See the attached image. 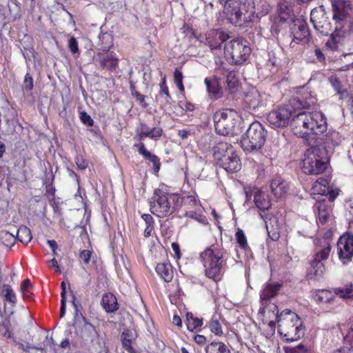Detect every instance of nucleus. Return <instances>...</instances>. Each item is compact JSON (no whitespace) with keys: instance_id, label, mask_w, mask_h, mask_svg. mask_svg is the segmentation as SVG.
Instances as JSON below:
<instances>
[{"instance_id":"f257e3e1","label":"nucleus","mask_w":353,"mask_h":353,"mask_svg":"<svg viewBox=\"0 0 353 353\" xmlns=\"http://www.w3.org/2000/svg\"><path fill=\"white\" fill-rule=\"evenodd\" d=\"M291 129L294 135L310 144V138L316 139V135L326 132L327 119L321 112H299L291 123Z\"/></svg>"},{"instance_id":"f03ea898","label":"nucleus","mask_w":353,"mask_h":353,"mask_svg":"<svg viewBox=\"0 0 353 353\" xmlns=\"http://www.w3.org/2000/svg\"><path fill=\"white\" fill-rule=\"evenodd\" d=\"M228 252L224 248L218 244L207 247L199 254L205 276L218 283L223 279L227 268Z\"/></svg>"},{"instance_id":"7ed1b4c3","label":"nucleus","mask_w":353,"mask_h":353,"mask_svg":"<svg viewBox=\"0 0 353 353\" xmlns=\"http://www.w3.org/2000/svg\"><path fill=\"white\" fill-rule=\"evenodd\" d=\"M163 130L160 125L150 128L143 122L139 123L135 130L134 139L139 141L134 145L138 153L146 161H150L153 165V170L155 174L158 173L161 168L160 158L155 154L147 150L145 145L142 142L145 139L150 138L154 141L159 140L163 135Z\"/></svg>"},{"instance_id":"20e7f679","label":"nucleus","mask_w":353,"mask_h":353,"mask_svg":"<svg viewBox=\"0 0 353 353\" xmlns=\"http://www.w3.org/2000/svg\"><path fill=\"white\" fill-rule=\"evenodd\" d=\"M278 332L286 341H294L304 335L305 327L299 316L290 310L276 312Z\"/></svg>"},{"instance_id":"39448f33","label":"nucleus","mask_w":353,"mask_h":353,"mask_svg":"<svg viewBox=\"0 0 353 353\" xmlns=\"http://www.w3.org/2000/svg\"><path fill=\"white\" fill-rule=\"evenodd\" d=\"M254 0H226L225 14L235 26H243L252 21L255 14Z\"/></svg>"},{"instance_id":"423d86ee","label":"nucleus","mask_w":353,"mask_h":353,"mask_svg":"<svg viewBox=\"0 0 353 353\" xmlns=\"http://www.w3.org/2000/svg\"><path fill=\"white\" fill-rule=\"evenodd\" d=\"M179 199V196L168 193L164 185L159 186L151 198L150 211L157 217H169L176 210Z\"/></svg>"},{"instance_id":"0eeeda50","label":"nucleus","mask_w":353,"mask_h":353,"mask_svg":"<svg viewBox=\"0 0 353 353\" xmlns=\"http://www.w3.org/2000/svg\"><path fill=\"white\" fill-rule=\"evenodd\" d=\"M215 131L223 136L234 135L240 130L241 115L232 108L216 110L212 117Z\"/></svg>"},{"instance_id":"6e6552de","label":"nucleus","mask_w":353,"mask_h":353,"mask_svg":"<svg viewBox=\"0 0 353 353\" xmlns=\"http://www.w3.org/2000/svg\"><path fill=\"white\" fill-rule=\"evenodd\" d=\"M331 240L325 236L316 240L315 254L310 262L307 272L308 280H319L325 272V266L323 261L327 260L331 251Z\"/></svg>"},{"instance_id":"1a4fd4ad","label":"nucleus","mask_w":353,"mask_h":353,"mask_svg":"<svg viewBox=\"0 0 353 353\" xmlns=\"http://www.w3.org/2000/svg\"><path fill=\"white\" fill-rule=\"evenodd\" d=\"M324 154V150L317 146L307 149L302 162L303 172L306 174L323 173L327 168Z\"/></svg>"},{"instance_id":"9d476101","label":"nucleus","mask_w":353,"mask_h":353,"mask_svg":"<svg viewBox=\"0 0 353 353\" xmlns=\"http://www.w3.org/2000/svg\"><path fill=\"white\" fill-rule=\"evenodd\" d=\"M266 138V132L259 122L252 123L245 134L242 137L241 145L247 152L259 150L264 145Z\"/></svg>"},{"instance_id":"9b49d317","label":"nucleus","mask_w":353,"mask_h":353,"mask_svg":"<svg viewBox=\"0 0 353 353\" xmlns=\"http://www.w3.org/2000/svg\"><path fill=\"white\" fill-rule=\"evenodd\" d=\"M251 52L247 41L243 39H233L225 46V56L233 65H241L249 57Z\"/></svg>"},{"instance_id":"f8f14e48","label":"nucleus","mask_w":353,"mask_h":353,"mask_svg":"<svg viewBox=\"0 0 353 353\" xmlns=\"http://www.w3.org/2000/svg\"><path fill=\"white\" fill-rule=\"evenodd\" d=\"M310 31L307 23L304 19H296L293 20L290 26V34L284 37L282 44L295 50L299 44L308 39Z\"/></svg>"},{"instance_id":"ddd939ff","label":"nucleus","mask_w":353,"mask_h":353,"mask_svg":"<svg viewBox=\"0 0 353 353\" xmlns=\"http://www.w3.org/2000/svg\"><path fill=\"white\" fill-rule=\"evenodd\" d=\"M298 110H296L290 101L288 103L280 105L272 110L268 114L267 119L274 128H285L296 117Z\"/></svg>"},{"instance_id":"4468645a","label":"nucleus","mask_w":353,"mask_h":353,"mask_svg":"<svg viewBox=\"0 0 353 353\" xmlns=\"http://www.w3.org/2000/svg\"><path fill=\"white\" fill-rule=\"evenodd\" d=\"M179 202L184 211V216L195 220H199L201 214L198 213L201 208V203L195 191H192L187 195L180 197Z\"/></svg>"},{"instance_id":"2eb2a0df","label":"nucleus","mask_w":353,"mask_h":353,"mask_svg":"<svg viewBox=\"0 0 353 353\" xmlns=\"http://www.w3.org/2000/svg\"><path fill=\"white\" fill-rule=\"evenodd\" d=\"M310 21L314 28L323 35H327L331 30L332 24L323 6L313 8L310 12Z\"/></svg>"},{"instance_id":"dca6fc26","label":"nucleus","mask_w":353,"mask_h":353,"mask_svg":"<svg viewBox=\"0 0 353 353\" xmlns=\"http://www.w3.org/2000/svg\"><path fill=\"white\" fill-rule=\"evenodd\" d=\"M337 254L343 264H347L353 258V234L345 232L337 243Z\"/></svg>"},{"instance_id":"f3484780","label":"nucleus","mask_w":353,"mask_h":353,"mask_svg":"<svg viewBox=\"0 0 353 353\" xmlns=\"http://www.w3.org/2000/svg\"><path fill=\"white\" fill-rule=\"evenodd\" d=\"M290 102L298 110L297 112H307L306 110L314 106L316 103V98L311 92L302 89L299 94L290 99Z\"/></svg>"},{"instance_id":"a211bd4d","label":"nucleus","mask_w":353,"mask_h":353,"mask_svg":"<svg viewBox=\"0 0 353 353\" xmlns=\"http://www.w3.org/2000/svg\"><path fill=\"white\" fill-rule=\"evenodd\" d=\"M332 5V19L336 23L346 20L352 10L350 0H330Z\"/></svg>"},{"instance_id":"6ab92c4d","label":"nucleus","mask_w":353,"mask_h":353,"mask_svg":"<svg viewBox=\"0 0 353 353\" xmlns=\"http://www.w3.org/2000/svg\"><path fill=\"white\" fill-rule=\"evenodd\" d=\"M247 199L254 197V202L258 209L264 211L271 208L272 203L267 192L256 187H249L245 191Z\"/></svg>"},{"instance_id":"aec40b11","label":"nucleus","mask_w":353,"mask_h":353,"mask_svg":"<svg viewBox=\"0 0 353 353\" xmlns=\"http://www.w3.org/2000/svg\"><path fill=\"white\" fill-rule=\"evenodd\" d=\"M314 194H318L327 197L330 201H334L339 195L337 190L331 188L330 180L325 178L318 179L312 188Z\"/></svg>"},{"instance_id":"412c9836","label":"nucleus","mask_w":353,"mask_h":353,"mask_svg":"<svg viewBox=\"0 0 353 353\" xmlns=\"http://www.w3.org/2000/svg\"><path fill=\"white\" fill-rule=\"evenodd\" d=\"M97 61L99 63L101 70H104L110 73L116 72L119 68V59L113 52H98Z\"/></svg>"},{"instance_id":"4be33fe9","label":"nucleus","mask_w":353,"mask_h":353,"mask_svg":"<svg viewBox=\"0 0 353 353\" xmlns=\"http://www.w3.org/2000/svg\"><path fill=\"white\" fill-rule=\"evenodd\" d=\"M205 36L206 44L211 50L220 49L228 39V34L220 29L210 30Z\"/></svg>"},{"instance_id":"5701e85b","label":"nucleus","mask_w":353,"mask_h":353,"mask_svg":"<svg viewBox=\"0 0 353 353\" xmlns=\"http://www.w3.org/2000/svg\"><path fill=\"white\" fill-rule=\"evenodd\" d=\"M219 165L230 173L237 172L241 169V159L234 149Z\"/></svg>"},{"instance_id":"b1692460","label":"nucleus","mask_w":353,"mask_h":353,"mask_svg":"<svg viewBox=\"0 0 353 353\" xmlns=\"http://www.w3.org/2000/svg\"><path fill=\"white\" fill-rule=\"evenodd\" d=\"M281 288V284L278 282H267L263 284L260 292V299L263 303H268L275 297Z\"/></svg>"},{"instance_id":"393cba45","label":"nucleus","mask_w":353,"mask_h":353,"mask_svg":"<svg viewBox=\"0 0 353 353\" xmlns=\"http://www.w3.org/2000/svg\"><path fill=\"white\" fill-rule=\"evenodd\" d=\"M204 83L211 99H218L222 97V88L219 85V78L215 76L207 77L204 79Z\"/></svg>"},{"instance_id":"a878e982","label":"nucleus","mask_w":353,"mask_h":353,"mask_svg":"<svg viewBox=\"0 0 353 353\" xmlns=\"http://www.w3.org/2000/svg\"><path fill=\"white\" fill-rule=\"evenodd\" d=\"M245 107L249 110H256L263 105L262 96L256 90L248 92L243 99Z\"/></svg>"},{"instance_id":"bb28decb","label":"nucleus","mask_w":353,"mask_h":353,"mask_svg":"<svg viewBox=\"0 0 353 353\" xmlns=\"http://www.w3.org/2000/svg\"><path fill=\"white\" fill-rule=\"evenodd\" d=\"M233 149V146L227 142H219L212 148L213 157L219 164Z\"/></svg>"},{"instance_id":"cd10ccee","label":"nucleus","mask_w":353,"mask_h":353,"mask_svg":"<svg viewBox=\"0 0 353 353\" xmlns=\"http://www.w3.org/2000/svg\"><path fill=\"white\" fill-rule=\"evenodd\" d=\"M101 305L107 313H114L119 308L117 298L112 292H107L103 295Z\"/></svg>"},{"instance_id":"c85d7f7f","label":"nucleus","mask_w":353,"mask_h":353,"mask_svg":"<svg viewBox=\"0 0 353 353\" xmlns=\"http://www.w3.org/2000/svg\"><path fill=\"white\" fill-rule=\"evenodd\" d=\"M185 323L188 331L199 332L202 330L203 319L202 317L196 316L192 312H188L185 314Z\"/></svg>"},{"instance_id":"c756f323","label":"nucleus","mask_w":353,"mask_h":353,"mask_svg":"<svg viewBox=\"0 0 353 353\" xmlns=\"http://www.w3.org/2000/svg\"><path fill=\"white\" fill-rule=\"evenodd\" d=\"M155 271L165 282H170L173 279V269L170 263H157Z\"/></svg>"},{"instance_id":"7c9ffc66","label":"nucleus","mask_w":353,"mask_h":353,"mask_svg":"<svg viewBox=\"0 0 353 353\" xmlns=\"http://www.w3.org/2000/svg\"><path fill=\"white\" fill-rule=\"evenodd\" d=\"M272 192L277 198L283 196L288 190L287 183L281 177L274 179L270 184Z\"/></svg>"},{"instance_id":"2f4dec72","label":"nucleus","mask_w":353,"mask_h":353,"mask_svg":"<svg viewBox=\"0 0 353 353\" xmlns=\"http://www.w3.org/2000/svg\"><path fill=\"white\" fill-rule=\"evenodd\" d=\"M98 46L103 52H109L114 46V36L112 33L105 32L99 35Z\"/></svg>"},{"instance_id":"473e14b6","label":"nucleus","mask_w":353,"mask_h":353,"mask_svg":"<svg viewBox=\"0 0 353 353\" xmlns=\"http://www.w3.org/2000/svg\"><path fill=\"white\" fill-rule=\"evenodd\" d=\"M316 208L318 211L316 223L318 225H323L327 222L332 210L327 204L322 202L318 203Z\"/></svg>"},{"instance_id":"72a5a7b5","label":"nucleus","mask_w":353,"mask_h":353,"mask_svg":"<svg viewBox=\"0 0 353 353\" xmlns=\"http://www.w3.org/2000/svg\"><path fill=\"white\" fill-rule=\"evenodd\" d=\"M335 299V293L327 290H316L313 294V299L319 304L331 303Z\"/></svg>"},{"instance_id":"f704fd0d","label":"nucleus","mask_w":353,"mask_h":353,"mask_svg":"<svg viewBox=\"0 0 353 353\" xmlns=\"http://www.w3.org/2000/svg\"><path fill=\"white\" fill-rule=\"evenodd\" d=\"M205 353H231L230 350L223 342L213 341L205 347Z\"/></svg>"},{"instance_id":"c9c22d12","label":"nucleus","mask_w":353,"mask_h":353,"mask_svg":"<svg viewBox=\"0 0 353 353\" xmlns=\"http://www.w3.org/2000/svg\"><path fill=\"white\" fill-rule=\"evenodd\" d=\"M278 13L279 18L287 20L292 17L294 13L292 6L290 2L286 0H281L278 3Z\"/></svg>"},{"instance_id":"e433bc0d","label":"nucleus","mask_w":353,"mask_h":353,"mask_svg":"<svg viewBox=\"0 0 353 353\" xmlns=\"http://www.w3.org/2000/svg\"><path fill=\"white\" fill-rule=\"evenodd\" d=\"M221 74L226 76V83L229 88H235L239 85V79L236 72L234 70H229L223 68L221 69Z\"/></svg>"},{"instance_id":"4c0bfd02","label":"nucleus","mask_w":353,"mask_h":353,"mask_svg":"<svg viewBox=\"0 0 353 353\" xmlns=\"http://www.w3.org/2000/svg\"><path fill=\"white\" fill-rule=\"evenodd\" d=\"M15 238L23 244L26 245L32 240V236L30 230L27 226L21 225Z\"/></svg>"},{"instance_id":"58836bf2","label":"nucleus","mask_w":353,"mask_h":353,"mask_svg":"<svg viewBox=\"0 0 353 353\" xmlns=\"http://www.w3.org/2000/svg\"><path fill=\"white\" fill-rule=\"evenodd\" d=\"M160 90L159 91V96L163 99L164 104H171L172 100L171 94L169 91L168 86L166 83V77H164L161 79L159 83Z\"/></svg>"},{"instance_id":"ea45409f","label":"nucleus","mask_w":353,"mask_h":353,"mask_svg":"<svg viewBox=\"0 0 353 353\" xmlns=\"http://www.w3.org/2000/svg\"><path fill=\"white\" fill-rule=\"evenodd\" d=\"M141 218L145 223V228L143 231V236L145 238H148L152 235L154 231V220L150 214H143Z\"/></svg>"},{"instance_id":"a19ab883","label":"nucleus","mask_w":353,"mask_h":353,"mask_svg":"<svg viewBox=\"0 0 353 353\" xmlns=\"http://www.w3.org/2000/svg\"><path fill=\"white\" fill-rule=\"evenodd\" d=\"M329 81L336 93L341 97H344L348 94L347 90L344 88L343 85L337 76H331L329 79Z\"/></svg>"},{"instance_id":"79ce46f5","label":"nucleus","mask_w":353,"mask_h":353,"mask_svg":"<svg viewBox=\"0 0 353 353\" xmlns=\"http://www.w3.org/2000/svg\"><path fill=\"white\" fill-rule=\"evenodd\" d=\"M336 296L342 299H353V285L352 284L345 285L334 289Z\"/></svg>"},{"instance_id":"37998d69","label":"nucleus","mask_w":353,"mask_h":353,"mask_svg":"<svg viewBox=\"0 0 353 353\" xmlns=\"http://www.w3.org/2000/svg\"><path fill=\"white\" fill-rule=\"evenodd\" d=\"M341 36L338 31H334L331 34L329 39L325 43V46L332 51H336L339 49V44L341 42Z\"/></svg>"},{"instance_id":"c03bdc74","label":"nucleus","mask_w":353,"mask_h":353,"mask_svg":"<svg viewBox=\"0 0 353 353\" xmlns=\"http://www.w3.org/2000/svg\"><path fill=\"white\" fill-rule=\"evenodd\" d=\"M234 236L239 247L241 250H247L249 249L247 237L242 229L238 228L236 230Z\"/></svg>"},{"instance_id":"a18cd8bd","label":"nucleus","mask_w":353,"mask_h":353,"mask_svg":"<svg viewBox=\"0 0 353 353\" xmlns=\"http://www.w3.org/2000/svg\"><path fill=\"white\" fill-rule=\"evenodd\" d=\"M8 6L10 15L13 20H17L21 17V6L17 0L12 1L10 3H8Z\"/></svg>"},{"instance_id":"49530a36","label":"nucleus","mask_w":353,"mask_h":353,"mask_svg":"<svg viewBox=\"0 0 353 353\" xmlns=\"http://www.w3.org/2000/svg\"><path fill=\"white\" fill-rule=\"evenodd\" d=\"M0 241L5 246L11 248L14 245L16 238L12 234L7 231H1L0 232Z\"/></svg>"},{"instance_id":"de8ad7c7","label":"nucleus","mask_w":353,"mask_h":353,"mask_svg":"<svg viewBox=\"0 0 353 353\" xmlns=\"http://www.w3.org/2000/svg\"><path fill=\"white\" fill-rule=\"evenodd\" d=\"M208 327L211 332L217 336L223 335V331L221 323L214 317L208 322Z\"/></svg>"},{"instance_id":"09e8293b","label":"nucleus","mask_w":353,"mask_h":353,"mask_svg":"<svg viewBox=\"0 0 353 353\" xmlns=\"http://www.w3.org/2000/svg\"><path fill=\"white\" fill-rule=\"evenodd\" d=\"M287 20L282 18L275 17L272 22L270 32L272 35H278L283 28Z\"/></svg>"},{"instance_id":"8fccbe9b","label":"nucleus","mask_w":353,"mask_h":353,"mask_svg":"<svg viewBox=\"0 0 353 353\" xmlns=\"http://www.w3.org/2000/svg\"><path fill=\"white\" fill-rule=\"evenodd\" d=\"M61 307H60V317L63 318L65 313L66 310V283L62 281L61 283Z\"/></svg>"},{"instance_id":"3c124183","label":"nucleus","mask_w":353,"mask_h":353,"mask_svg":"<svg viewBox=\"0 0 353 353\" xmlns=\"http://www.w3.org/2000/svg\"><path fill=\"white\" fill-rule=\"evenodd\" d=\"M130 91L132 96L135 98L136 101L139 103L141 106L143 108H146L148 107V104L145 101L146 96L141 94L138 92L134 85L130 86Z\"/></svg>"},{"instance_id":"603ef678","label":"nucleus","mask_w":353,"mask_h":353,"mask_svg":"<svg viewBox=\"0 0 353 353\" xmlns=\"http://www.w3.org/2000/svg\"><path fill=\"white\" fill-rule=\"evenodd\" d=\"M32 284L28 279L23 280L21 284V292L24 299H30L33 294L30 291Z\"/></svg>"},{"instance_id":"864d4df0","label":"nucleus","mask_w":353,"mask_h":353,"mask_svg":"<svg viewBox=\"0 0 353 353\" xmlns=\"http://www.w3.org/2000/svg\"><path fill=\"white\" fill-rule=\"evenodd\" d=\"M3 292H5L4 296L6 301H8L13 304H15L17 303L16 294L10 285H4Z\"/></svg>"},{"instance_id":"5fc2aeb1","label":"nucleus","mask_w":353,"mask_h":353,"mask_svg":"<svg viewBox=\"0 0 353 353\" xmlns=\"http://www.w3.org/2000/svg\"><path fill=\"white\" fill-rule=\"evenodd\" d=\"M286 353H310V348L304 344H299L294 347H288Z\"/></svg>"},{"instance_id":"6e6d98bb","label":"nucleus","mask_w":353,"mask_h":353,"mask_svg":"<svg viewBox=\"0 0 353 353\" xmlns=\"http://www.w3.org/2000/svg\"><path fill=\"white\" fill-rule=\"evenodd\" d=\"M54 175H52V182L46 187V196L50 202H54L55 199L56 189L53 185Z\"/></svg>"},{"instance_id":"4d7b16f0","label":"nucleus","mask_w":353,"mask_h":353,"mask_svg":"<svg viewBox=\"0 0 353 353\" xmlns=\"http://www.w3.org/2000/svg\"><path fill=\"white\" fill-rule=\"evenodd\" d=\"M68 48L70 52L73 54H79L80 50L77 39L74 37H71L68 42Z\"/></svg>"},{"instance_id":"13d9d810","label":"nucleus","mask_w":353,"mask_h":353,"mask_svg":"<svg viewBox=\"0 0 353 353\" xmlns=\"http://www.w3.org/2000/svg\"><path fill=\"white\" fill-rule=\"evenodd\" d=\"M126 336H132V332L129 329H125L121 334V341L123 347L130 345L132 343V340L126 339Z\"/></svg>"},{"instance_id":"bf43d9fd","label":"nucleus","mask_w":353,"mask_h":353,"mask_svg":"<svg viewBox=\"0 0 353 353\" xmlns=\"http://www.w3.org/2000/svg\"><path fill=\"white\" fill-rule=\"evenodd\" d=\"M23 87L26 91H32L34 88V81L32 75L27 72L25 75Z\"/></svg>"},{"instance_id":"052dcab7","label":"nucleus","mask_w":353,"mask_h":353,"mask_svg":"<svg viewBox=\"0 0 353 353\" xmlns=\"http://www.w3.org/2000/svg\"><path fill=\"white\" fill-rule=\"evenodd\" d=\"M345 215L349 223H353V200L346 202Z\"/></svg>"},{"instance_id":"680f3d73","label":"nucleus","mask_w":353,"mask_h":353,"mask_svg":"<svg viewBox=\"0 0 353 353\" xmlns=\"http://www.w3.org/2000/svg\"><path fill=\"white\" fill-rule=\"evenodd\" d=\"M74 161L80 170H85L88 167V161L81 154H77L74 158Z\"/></svg>"},{"instance_id":"e2e57ef3","label":"nucleus","mask_w":353,"mask_h":353,"mask_svg":"<svg viewBox=\"0 0 353 353\" xmlns=\"http://www.w3.org/2000/svg\"><path fill=\"white\" fill-rule=\"evenodd\" d=\"M79 118L81 121L89 126L92 127L94 125V120L92 119V117L85 111H82L79 114Z\"/></svg>"},{"instance_id":"0e129e2a","label":"nucleus","mask_w":353,"mask_h":353,"mask_svg":"<svg viewBox=\"0 0 353 353\" xmlns=\"http://www.w3.org/2000/svg\"><path fill=\"white\" fill-rule=\"evenodd\" d=\"M179 106L185 111L192 112L195 109V105L190 101H183L179 102Z\"/></svg>"},{"instance_id":"69168bd1","label":"nucleus","mask_w":353,"mask_h":353,"mask_svg":"<svg viewBox=\"0 0 353 353\" xmlns=\"http://www.w3.org/2000/svg\"><path fill=\"white\" fill-rule=\"evenodd\" d=\"M92 256V252L88 250H83L79 253V257L83 261L85 264H88Z\"/></svg>"},{"instance_id":"338daca9","label":"nucleus","mask_w":353,"mask_h":353,"mask_svg":"<svg viewBox=\"0 0 353 353\" xmlns=\"http://www.w3.org/2000/svg\"><path fill=\"white\" fill-rule=\"evenodd\" d=\"M172 249L174 252V256L176 259H179L181 257V252L180 250V246L178 243L174 242L172 243L171 245Z\"/></svg>"},{"instance_id":"774afa93","label":"nucleus","mask_w":353,"mask_h":353,"mask_svg":"<svg viewBox=\"0 0 353 353\" xmlns=\"http://www.w3.org/2000/svg\"><path fill=\"white\" fill-rule=\"evenodd\" d=\"M345 340L353 348V324L349 328L348 332L345 336Z\"/></svg>"}]
</instances>
